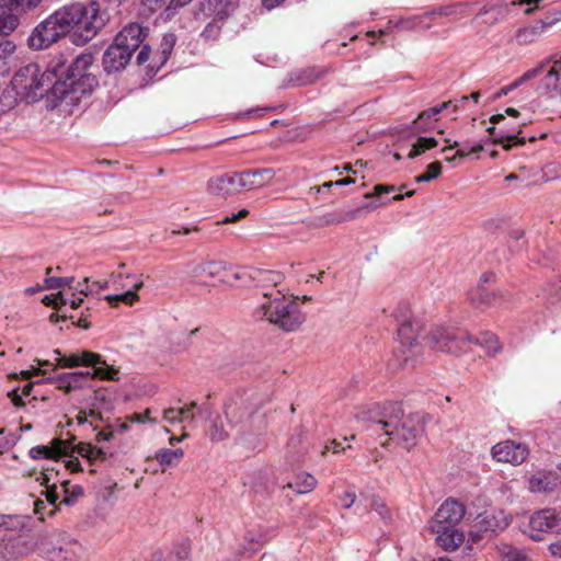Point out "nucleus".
<instances>
[{
    "instance_id": "nucleus-1",
    "label": "nucleus",
    "mask_w": 561,
    "mask_h": 561,
    "mask_svg": "<svg viewBox=\"0 0 561 561\" xmlns=\"http://www.w3.org/2000/svg\"><path fill=\"white\" fill-rule=\"evenodd\" d=\"M355 417L367 423L366 430L376 435L381 446L390 442L411 449L424 432L423 419L417 413L405 415L400 402L371 403L358 408Z\"/></svg>"
},
{
    "instance_id": "nucleus-2",
    "label": "nucleus",
    "mask_w": 561,
    "mask_h": 561,
    "mask_svg": "<svg viewBox=\"0 0 561 561\" xmlns=\"http://www.w3.org/2000/svg\"><path fill=\"white\" fill-rule=\"evenodd\" d=\"M93 61L91 53L80 54L70 64L64 55L53 58L48 64V70L55 77L51 98L57 101L68 100L73 104L91 95L99 84L96 77L89 71Z\"/></svg>"
},
{
    "instance_id": "nucleus-3",
    "label": "nucleus",
    "mask_w": 561,
    "mask_h": 561,
    "mask_svg": "<svg viewBox=\"0 0 561 561\" xmlns=\"http://www.w3.org/2000/svg\"><path fill=\"white\" fill-rule=\"evenodd\" d=\"M62 13L70 34V41L83 46L93 39L110 22V13L95 0L64 5Z\"/></svg>"
},
{
    "instance_id": "nucleus-4",
    "label": "nucleus",
    "mask_w": 561,
    "mask_h": 561,
    "mask_svg": "<svg viewBox=\"0 0 561 561\" xmlns=\"http://www.w3.org/2000/svg\"><path fill=\"white\" fill-rule=\"evenodd\" d=\"M428 345L436 351L458 355L468 344L484 347L489 355H495L502 348L497 337L491 332L473 337L467 331L453 325H433L426 336Z\"/></svg>"
},
{
    "instance_id": "nucleus-5",
    "label": "nucleus",
    "mask_w": 561,
    "mask_h": 561,
    "mask_svg": "<svg viewBox=\"0 0 561 561\" xmlns=\"http://www.w3.org/2000/svg\"><path fill=\"white\" fill-rule=\"evenodd\" d=\"M149 28L138 23H129L115 37L103 54L102 66L106 73L119 72L129 64L133 54L146 37Z\"/></svg>"
},
{
    "instance_id": "nucleus-6",
    "label": "nucleus",
    "mask_w": 561,
    "mask_h": 561,
    "mask_svg": "<svg viewBox=\"0 0 561 561\" xmlns=\"http://www.w3.org/2000/svg\"><path fill=\"white\" fill-rule=\"evenodd\" d=\"M54 81L48 66L43 70L38 64L31 62L16 71L11 84L18 96L26 103H35L46 94L51 96Z\"/></svg>"
},
{
    "instance_id": "nucleus-7",
    "label": "nucleus",
    "mask_w": 561,
    "mask_h": 561,
    "mask_svg": "<svg viewBox=\"0 0 561 561\" xmlns=\"http://www.w3.org/2000/svg\"><path fill=\"white\" fill-rule=\"evenodd\" d=\"M264 297L267 301L261 305L262 318L286 332L296 331L304 323L305 316L296 301L286 298L279 290L265 293Z\"/></svg>"
},
{
    "instance_id": "nucleus-8",
    "label": "nucleus",
    "mask_w": 561,
    "mask_h": 561,
    "mask_svg": "<svg viewBox=\"0 0 561 561\" xmlns=\"http://www.w3.org/2000/svg\"><path fill=\"white\" fill-rule=\"evenodd\" d=\"M67 34L69 31L60 8L34 28L27 43L33 49H45Z\"/></svg>"
},
{
    "instance_id": "nucleus-9",
    "label": "nucleus",
    "mask_w": 561,
    "mask_h": 561,
    "mask_svg": "<svg viewBox=\"0 0 561 561\" xmlns=\"http://www.w3.org/2000/svg\"><path fill=\"white\" fill-rule=\"evenodd\" d=\"M263 404L262 398L252 391H243L230 397L225 403V415L231 426L244 423Z\"/></svg>"
},
{
    "instance_id": "nucleus-10",
    "label": "nucleus",
    "mask_w": 561,
    "mask_h": 561,
    "mask_svg": "<svg viewBox=\"0 0 561 561\" xmlns=\"http://www.w3.org/2000/svg\"><path fill=\"white\" fill-rule=\"evenodd\" d=\"M55 366L73 368L78 366H92L95 368L96 378L113 380L117 371L110 367L100 354L91 351H82L77 354L62 355L59 350L54 351Z\"/></svg>"
},
{
    "instance_id": "nucleus-11",
    "label": "nucleus",
    "mask_w": 561,
    "mask_h": 561,
    "mask_svg": "<svg viewBox=\"0 0 561 561\" xmlns=\"http://www.w3.org/2000/svg\"><path fill=\"white\" fill-rule=\"evenodd\" d=\"M176 36L173 33H165L159 44L158 49L151 54L149 45H144L137 55L136 61L138 65H142L150 60L148 64L147 75L152 77L167 64L170 59L174 46L176 44Z\"/></svg>"
},
{
    "instance_id": "nucleus-12",
    "label": "nucleus",
    "mask_w": 561,
    "mask_h": 561,
    "mask_svg": "<svg viewBox=\"0 0 561 561\" xmlns=\"http://www.w3.org/2000/svg\"><path fill=\"white\" fill-rule=\"evenodd\" d=\"M561 531V513L554 508H543L535 512L528 523V536L535 541H541L546 535Z\"/></svg>"
},
{
    "instance_id": "nucleus-13",
    "label": "nucleus",
    "mask_w": 561,
    "mask_h": 561,
    "mask_svg": "<svg viewBox=\"0 0 561 561\" xmlns=\"http://www.w3.org/2000/svg\"><path fill=\"white\" fill-rule=\"evenodd\" d=\"M504 121L505 116L503 114H495L490 118L493 126H490L486 130L492 136L493 142L501 145L505 150H508L513 145H524L526 138L518 137L524 124L499 126Z\"/></svg>"
},
{
    "instance_id": "nucleus-14",
    "label": "nucleus",
    "mask_w": 561,
    "mask_h": 561,
    "mask_svg": "<svg viewBox=\"0 0 561 561\" xmlns=\"http://www.w3.org/2000/svg\"><path fill=\"white\" fill-rule=\"evenodd\" d=\"M491 455L499 462L518 466L527 459L529 449L526 444L506 439L495 444L491 449Z\"/></svg>"
},
{
    "instance_id": "nucleus-15",
    "label": "nucleus",
    "mask_w": 561,
    "mask_h": 561,
    "mask_svg": "<svg viewBox=\"0 0 561 561\" xmlns=\"http://www.w3.org/2000/svg\"><path fill=\"white\" fill-rule=\"evenodd\" d=\"M38 550L50 561H78L82 553V547L76 540L56 547L43 539L38 545Z\"/></svg>"
},
{
    "instance_id": "nucleus-16",
    "label": "nucleus",
    "mask_w": 561,
    "mask_h": 561,
    "mask_svg": "<svg viewBox=\"0 0 561 561\" xmlns=\"http://www.w3.org/2000/svg\"><path fill=\"white\" fill-rule=\"evenodd\" d=\"M243 190L238 172L226 173L209 179L207 191L209 194L219 197H226L239 193Z\"/></svg>"
},
{
    "instance_id": "nucleus-17",
    "label": "nucleus",
    "mask_w": 561,
    "mask_h": 561,
    "mask_svg": "<svg viewBox=\"0 0 561 561\" xmlns=\"http://www.w3.org/2000/svg\"><path fill=\"white\" fill-rule=\"evenodd\" d=\"M381 203L370 202L355 209H351L346 213H327L320 217L314 218L311 226L320 228L331 225H337L350 220H355L359 217L362 211H370L378 208Z\"/></svg>"
},
{
    "instance_id": "nucleus-18",
    "label": "nucleus",
    "mask_w": 561,
    "mask_h": 561,
    "mask_svg": "<svg viewBox=\"0 0 561 561\" xmlns=\"http://www.w3.org/2000/svg\"><path fill=\"white\" fill-rule=\"evenodd\" d=\"M466 513L465 506L454 499H447L437 510L431 524L457 526Z\"/></svg>"
},
{
    "instance_id": "nucleus-19",
    "label": "nucleus",
    "mask_w": 561,
    "mask_h": 561,
    "mask_svg": "<svg viewBox=\"0 0 561 561\" xmlns=\"http://www.w3.org/2000/svg\"><path fill=\"white\" fill-rule=\"evenodd\" d=\"M430 529L436 535L437 545L445 551L456 550L465 540L462 531L456 526L430 525Z\"/></svg>"
},
{
    "instance_id": "nucleus-20",
    "label": "nucleus",
    "mask_w": 561,
    "mask_h": 561,
    "mask_svg": "<svg viewBox=\"0 0 561 561\" xmlns=\"http://www.w3.org/2000/svg\"><path fill=\"white\" fill-rule=\"evenodd\" d=\"M528 483L530 492L549 494L557 490L560 479L553 471L539 470L529 478Z\"/></svg>"
},
{
    "instance_id": "nucleus-21",
    "label": "nucleus",
    "mask_w": 561,
    "mask_h": 561,
    "mask_svg": "<svg viewBox=\"0 0 561 561\" xmlns=\"http://www.w3.org/2000/svg\"><path fill=\"white\" fill-rule=\"evenodd\" d=\"M243 190H255L268 184L275 176L272 168L251 169L238 172Z\"/></svg>"
},
{
    "instance_id": "nucleus-22",
    "label": "nucleus",
    "mask_w": 561,
    "mask_h": 561,
    "mask_svg": "<svg viewBox=\"0 0 561 561\" xmlns=\"http://www.w3.org/2000/svg\"><path fill=\"white\" fill-rule=\"evenodd\" d=\"M28 546L21 536L10 537L0 541V558L7 561L18 560L28 552Z\"/></svg>"
},
{
    "instance_id": "nucleus-23",
    "label": "nucleus",
    "mask_w": 561,
    "mask_h": 561,
    "mask_svg": "<svg viewBox=\"0 0 561 561\" xmlns=\"http://www.w3.org/2000/svg\"><path fill=\"white\" fill-rule=\"evenodd\" d=\"M450 104V101L443 102L436 106L422 111L413 121L415 130L420 133L431 130L433 123L437 121V115L440 114L444 110L448 108Z\"/></svg>"
},
{
    "instance_id": "nucleus-24",
    "label": "nucleus",
    "mask_w": 561,
    "mask_h": 561,
    "mask_svg": "<svg viewBox=\"0 0 561 561\" xmlns=\"http://www.w3.org/2000/svg\"><path fill=\"white\" fill-rule=\"evenodd\" d=\"M69 449V446L60 440V439H54L53 446H44L38 445L30 449V457L32 459H41V458H56L61 457L67 454Z\"/></svg>"
},
{
    "instance_id": "nucleus-25",
    "label": "nucleus",
    "mask_w": 561,
    "mask_h": 561,
    "mask_svg": "<svg viewBox=\"0 0 561 561\" xmlns=\"http://www.w3.org/2000/svg\"><path fill=\"white\" fill-rule=\"evenodd\" d=\"M398 339L403 347L413 348L416 345V340L421 329L419 321L404 322L398 324Z\"/></svg>"
},
{
    "instance_id": "nucleus-26",
    "label": "nucleus",
    "mask_w": 561,
    "mask_h": 561,
    "mask_svg": "<svg viewBox=\"0 0 561 561\" xmlns=\"http://www.w3.org/2000/svg\"><path fill=\"white\" fill-rule=\"evenodd\" d=\"M226 271V264L222 261H204L195 264L192 267L191 274L193 277H217L221 272Z\"/></svg>"
},
{
    "instance_id": "nucleus-27",
    "label": "nucleus",
    "mask_w": 561,
    "mask_h": 561,
    "mask_svg": "<svg viewBox=\"0 0 561 561\" xmlns=\"http://www.w3.org/2000/svg\"><path fill=\"white\" fill-rule=\"evenodd\" d=\"M253 270L254 268L251 267H238L230 270L226 273L224 282L230 285L251 286L254 280Z\"/></svg>"
},
{
    "instance_id": "nucleus-28",
    "label": "nucleus",
    "mask_w": 561,
    "mask_h": 561,
    "mask_svg": "<svg viewBox=\"0 0 561 561\" xmlns=\"http://www.w3.org/2000/svg\"><path fill=\"white\" fill-rule=\"evenodd\" d=\"M58 474L57 471H55L54 468L49 469L46 468L41 472V476L36 479L42 485L46 486V490L43 492L48 503L55 505L57 500L59 499V495L57 493V483L53 482L50 484V481L53 480V474Z\"/></svg>"
},
{
    "instance_id": "nucleus-29",
    "label": "nucleus",
    "mask_w": 561,
    "mask_h": 561,
    "mask_svg": "<svg viewBox=\"0 0 561 561\" xmlns=\"http://www.w3.org/2000/svg\"><path fill=\"white\" fill-rule=\"evenodd\" d=\"M254 280L253 286L265 287V286H277L284 279V275L277 271L253 270Z\"/></svg>"
},
{
    "instance_id": "nucleus-30",
    "label": "nucleus",
    "mask_w": 561,
    "mask_h": 561,
    "mask_svg": "<svg viewBox=\"0 0 561 561\" xmlns=\"http://www.w3.org/2000/svg\"><path fill=\"white\" fill-rule=\"evenodd\" d=\"M459 7L460 5L440 7V8L436 9V10L427 12V13H425L423 15H417V16H414L412 19H408L405 21H402L401 22V26H402V28H415L423 21V19H425L427 16H433V15H439V16L453 15V14L458 12L457 9Z\"/></svg>"
},
{
    "instance_id": "nucleus-31",
    "label": "nucleus",
    "mask_w": 561,
    "mask_h": 561,
    "mask_svg": "<svg viewBox=\"0 0 561 561\" xmlns=\"http://www.w3.org/2000/svg\"><path fill=\"white\" fill-rule=\"evenodd\" d=\"M184 456V450L182 448L176 449H160L156 454V459L160 463L162 471H165L168 468L176 467Z\"/></svg>"
},
{
    "instance_id": "nucleus-32",
    "label": "nucleus",
    "mask_w": 561,
    "mask_h": 561,
    "mask_svg": "<svg viewBox=\"0 0 561 561\" xmlns=\"http://www.w3.org/2000/svg\"><path fill=\"white\" fill-rule=\"evenodd\" d=\"M42 1L43 0H0V10L24 14L36 9Z\"/></svg>"
},
{
    "instance_id": "nucleus-33",
    "label": "nucleus",
    "mask_w": 561,
    "mask_h": 561,
    "mask_svg": "<svg viewBox=\"0 0 561 561\" xmlns=\"http://www.w3.org/2000/svg\"><path fill=\"white\" fill-rule=\"evenodd\" d=\"M141 280H134L130 288L118 295H107L105 299L111 304L124 302L126 305H133L139 299L137 291L142 287Z\"/></svg>"
},
{
    "instance_id": "nucleus-34",
    "label": "nucleus",
    "mask_w": 561,
    "mask_h": 561,
    "mask_svg": "<svg viewBox=\"0 0 561 561\" xmlns=\"http://www.w3.org/2000/svg\"><path fill=\"white\" fill-rule=\"evenodd\" d=\"M497 554L501 561H531L524 550L508 543H501L497 547Z\"/></svg>"
},
{
    "instance_id": "nucleus-35",
    "label": "nucleus",
    "mask_w": 561,
    "mask_h": 561,
    "mask_svg": "<svg viewBox=\"0 0 561 561\" xmlns=\"http://www.w3.org/2000/svg\"><path fill=\"white\" fill-rule=\"evenodd\" d=\"M545 32L539 26V23L523 26L516 32V41L519 45H529L535 43Z\"/></svg>"
},
{
    "instance_id": "nucleus-36",
    "label": "nucleus",
    "mask_w": 561,
    "mask_h": 561,
    "mask_svg": "<svg viewBox=\"0 0 561 561\" xmlns=\"http://www.w3.org/2000/svg\"><path fill=\"white\" fill-rule=\"evenodd\" d=\"M497 298V294L489 290L483 284H479L477 288L470 293V300L474 305H495Z\"/></svg>"
},
{
    "instance_id": "nucleus-37",
    "label": "nucleus",
    "mask_w": 561,
    "mask_h": 561,
    "mask_svg": "<svg viewBox=\"0 0 561 561\" xmlns=\"http://www.w3.org/2000/svg\"><path fill=\"white\" fill-rule=\"evenodd\" d=\"M0 37H7L19 26L20 14L8 10H0Z\"/></svg>"
},
{
    "instance_id": "nucleus-38",
    "label": "nucleus",
    "mask_w": 561,
    "mask_h": 561,
    "mask_svg": "<svg viewBox=\"0 0 561 561\" xmlns=\"http://www.w3.org/2000/svg\"><path fill=\"white\" fill-rule=\"evenodd\" d=\"M75 450L81 456L87 458L91 463L96 460H105L107 454L102 448H98L90 443H79Z\"/></svg>"
},
{
    "instance_id": "nucleus-39",
    "label": "nucleus",
    "mask_w": 561,
    "mask_h": 561,
    "mask_svg": "<svg viewBox=\"0 0 561 561\" xmlns=\"http://www.w3.org/2000/svg\"><path fill=\"white\" fill-rule=\"evenodd\" d=\"M317 485V480L310 473L304 472L296 477L294 483H288L287 486L294 489L298 494H307L311 492Z\"/></svg>"
},
{
    "instance_id": "nucleus-40",
    "label": "nucleus",
    "mask_w": 561,
    "mask_h": 561,
    "mask_svg": "<svg viewBox=\"0 0 561 561\" xmlns=\"http://www.w3.org/2000/svg\"><path fill=\"white\" fill-rule=\"evenodd\" d=\"M226 15V12L224 10H220L217 12L216 18L209 22L203 32L201 33V37L206 41H216L221 33V21L224 20Z\"/></svg>"
},
{
    "instance_id": "nucleus-41",
    "label": "nucleus",
    "mask_w": 561,
    "mask_h": 561,
    "mask_svg": "<svg viewBox=\"0 0 561 561\" xmlns=\"http://www.w3.org/2000/svg\"><path fill=\"white\" fill-rule=\"evenodd\" d=\"M15 49L16 45L12 41L5 38L0 39V73L8 71V65L13 58Z\"/></svg>"
},
{
    "instance_id": "nucleus-42",
    "label": "nucleus",
    "mask_w": 561,
    "mask_h": 561,
    "mask_svg": "<svg viewBox=\"0 0 561 561\" xmlns=\"http://www.w3.org/2000/svg\"><path fill=\"white\" fill-rule=\"evenodd\" d=\"M207 435L211 442L218 443L228 438V432L225 431L222 421L218 415L211 420V424L207 430Z\"/></svg>"
},
{
    "instance_id": "nucleus-43",
    "label": "nucleus",
    "mask_w": 561,
    "mask_h": 561,
    "mask_svg": "<svg viewBox=\"0 0 561 561\" xmlns=\"http://www.w3.org/2000/svg\"><path fill=\"white\" fill-rule=\"evenodd\" d=\"M324 73H325V70L321 69V68L312 67V68L304 69L297 76L298 84L299 85L312 84L316 81H318L319 79H321L324 76Z\"/></svg>"
},
{
    "instance_id": "nucleus-44",
    "label": "nucleus",
    "mask_w": 561,
    "mask_h": 561,
    "mask_svg": "<svg viewBox=\"0 0 561 561\" xmlns=\"http://www.w3.org/2000/svg\"><path fill=\"white\" fill-rule=\"evenodd\" d=\"M69 375L72 377L70 378L72 390L85 387L94 377H96L95 368H93V371L80 370L69 373Z\"/></svg>"
},
{
    "instance_id": "nucleus-45",
    "label": "nucleus",
    "mask_w": 561,
    "mask_h": 561,
    "mask_svg": "<svg viewBox=\"0 0 561 561\" xmlns=\"http://www.w3.org/2000/svg\"><path fill=\"white\" fill-rule=\"evenodd\" d=\"M393 317L398 324L415 320L411 312V308L407 302L398 304V306L393 310Z\"/></svg>"
},
{
    "instance_id": "nucleus-46",
    "label": "nucleus",
    "mask_w": 561,
    "mask_h": 561,
    "mask_svg": "<svg viewBox=\"0 0 561 561\" xmlns=\"http://www.w3.org/2000/svg\"><path fill=\"white\" fill-rule=\"evenodd\" d=\"M173 561H190L191 543L188 540H182L174 546L172 551Z\"/></svg>"
},
{
    "instance_id": "nucleus-47",
    "label": "nucleus",
    "mask_w": 561,
    "mask_h": 561,
    "mask_svg": "<svg viewBox=\"0 0 561 561\" xmlns=\"http://www.w3.org/2000/svg\"><path fill=\"white\" fill-rule=\"evenodd\" d=\"M20 439V435L9 432L4 428L0 430V455L12 448Z\"/></svg>"
},
{
    "instance_id": "nucleus-48",
    "label": "nucleus",
    "mask_w": 561,
    "mask_h": 561,
    "mask_svg": "<svg viewBox=\"0 0 561 561\" xmlns=\"http://www.w3.org/2000/svg\"><path fill=\"white\" fill-rule=\"evenodd\" d=\"M170 0H141L140 12L144 15H151L169 4Z\"/></svg>"
},
{
    "instance_id": "nucleus-49",
    "label": "nucleus",
    "mask_w": 561,
    "mask_h": 561,
    "mask_svg": "<svg viewBox=\"0 0 561 561\" xmlns=\"http://www.w3.org/2000/svg\"><path fill=\"white\" fill-rule=\"evenodd\" d=\"M543 69V65H539L533 69L527 70L524 72L519 78H517L512 83L507 84V88L510 89V92L520 87L523 83H525L528 80H531L536 78Z\"/></svg>"
},
{
    "instance_id": "nucleus-50",
    "label": "nucleus",
    "mask_w": 561,
    "mask_h": 561,
    "mask_svg": "<svg viewBox=\"0 0 561 561\" xmlns=\"http://www.w3.org/2000/svg\"><path fill=\"white\" fill-rule=\"evenodd\" d=\"M442 173V163L439 161L432 162L427 165V171L415 178V182H428L437 179Z\"/></svg>"
},
{
    "instance_id": "nucleus-51",
    "label": "nucleus",
    "mask_w": 561,
    "mask_h": 561,
    "mask_svg": "<svg viewBox=\"0 0 561 561\" xmlns=\"http://www.w3.org/2000/svg\"><path fill=\"white\" fill-rule=\"evenodd\" d=\"M69 373L60 374L54 378L48 379L50 382H53L57 389L64 390L65 392L72 391L71 388V380H70Z\"/></svg>"
},
{
    "instance_id": "nucleus-52",
    "label": "nucleus",
    "mask_w": 561,
    "mask_h": 561,
    "mask_svg": "<svg viewBox=\"0 0 561 561\" xmlns=\"http://www.w3.org/2000/svg\"><path fill=\"white\" fill-rule=\"evenodd\" d=\"M370 508L376 512L382 519L391 517L390 511L380 497L374 496L370 502Z\"/></svg>"
},
{
    "instance_id": "nucleus-53",
    "label": "nucleus",
    "mask_w": 561,
    "mask_h": 561,
    "mask_svg": "<svg viewBox=\"0 0 561 561\" xmlns=\"http://www.w3.org/2000/svg\"><path fill=\"white\" fill-rule=\"evenodd\" d=\"M193 0H170L165 7L162 15L164 20H170L175 14V11L191 3Z\"/></svg>"
},
{
    "instance_id": "nucleus-54",
    "label": "nucleus",
    "mask_w": 561,
    "mask_h": 561,
    "mask_svg": "<svg viewBox=\"0 0 561 561\" xmlns=\"http://www.w3.org/2000/svg\"><path fill=\"white\" fill-rule=\"evenodd\" d=\"M188 412H190V408H180V409L170 408L164 411L163 419L167 422L174 424L176 422H182L181 415H183L184 413H188Z\"/></svg>"
},
{
    "instance_id": "nucleus-55",
    "label": "nucleus",
    "mask_w": 561,
    "mask_h": 561,
    "mask_svg": "<svg viewBox=\"0 0 561 561\" xmlns=\"http://www.w3.org/2000/svg\"><path fill=\"white\" fill-rule=\"evenodd\" d=\"M561 20V11H554L552 13L547 14L546 18L539 20V26L543 32H546L549 27H551L554 23Z\"/></svg>"
},
{
    "instance_id": "nucleus-56",
    "label": "nucleus",
    "mask_w": 561,
    "mask_h": 561,
    "mask_svg": "<svg viewBox=\"0 0 561 561\" xmlns=\"http://www.w3.org/2000/svg\"><path fill=\"white\" fill-rule=\"evenodd\" d=\"M73 291L83 296L94 294V288L91 287V279L89 277H84L82 280L76 282Z\"/></svg>"
},
{
    "instance_id": "nucleus-57",
    "label": "nucleus",
    "mask_w": 561,
    "mask_h": 561,
    "mask_svg": "<svg viewBox=\"0 0 561 561\" xmlns=\"http://www.w3.org/2000/svg\"><path fill=\"white\" fill-rule=\"evenodd\" d=\"M415 145L417 146L420 153L422 154L426 150L435 148L437 146V140L433 137H419L417 140L415 141Z\"/></svg>"
},
{
    "instance_id": "nucleus-58",
    "label": "nucleus",
    "mask_w": 561,
    "mask_h": 561,
    "mask_svg": "<svg viewBox=\"0 0 561 561\" xmlns=\"http://www.w3.org/2000/svg\"><path fill=\"white\" fill-rule=\"evenodd\" d=\"M396 187L393 185L378 184L375 186L373 193L365 194V198L379 197L382 194L393 192Z\"/></svg>"
},
{
    "instance_id": "nucleus-59",
    "label": "nucleus",
    "mask_w": 561,
    "mask_h": 561,
    "mask_svg": "<svg viewBox=\"0 0 561 561\" xmlns=\"http://www.w3.org/2000/svg\"><path fill=\"white\" fill-rule=\"evenodd\" d=\"M77 294L75 291H72L70 295L68 294H65L62 291H58L55 296H54V299L55 300H59V306H66V305H70V300L72 298H75Z\"/></svg>"
},
{
    "instance_id": "nucleus-60",
    "label": "nucleus",
    "mask_w": 561,
    "mask_h": 561,
    "mask_svg": "<svg viewBox=\"0 0 561 561\" xmlns=\"http://www.w3.org/2000/svg\"><path fill=\"white\" fill-rule=\"evenodd\" d=\"M149 413V410H147L145 413H133L127 417V420L133 423H146L147 421H150Z\"/></svg>"
},
{
    "instance_id": "nucleus-61",
    "label": "nucleus",
    "mask_w": 561,
    "mask_h": 561,
    "mask_svg": "<svg viewBox=\"0 0 561 561\" xmlns=\"http://www.w3.org/2000/svg\"><path fill=\"white\" fill-rule=\"evenodd\" d=\"M45 287L47 289L62 288L61 287V277H55V276L46 277L45 278Z\"/></svg>"
},
{
    "instance_id": "nucleus-62",
    "label": "nucleus",
    "mask_w": 561,
    "mask_h": 561,
    "mask_svg": "<svg viewBox=\"0 0 561 561\" xmlns=\"http://www.w3.org/2000/svg\"><path fill=\"white\" fill-rule=\"evenodd\" d=\"M114 436V431L112 430L111 425H107L105 428H103L101 432L98 433L96 439L99 442L101 440H110Z\"/></svg>"
},
{
    "instance_id": "nucleus-63",
    "label": "nucleus",
    "mask_w": 561,
    "mask_h": 561,
    "mask_svg": "<svg viewBox=\"0 0 561 561\" xmlns=\"http://www.w3.org/2000/svg\"><path fill=\"white\" fill-rule=\"evenodd\" d=\"M112 426V430L114 431V434L115 433H125L129 430V425L127 422H123L121 420H116L115 423L113 424H110Z\"/></svg>"
},
{
    "instance_id": "nucleus-64",
    "label": "nucleus",
    "mask_w": 561,
    "mask_h": 561,
    "mask_svg": "<svg viewBox=\"0 0 561 561\" xmlns=\"http://www.w3.org/2000/svg\"><path fill=\"white\" fill-rule=\"evenodd\" d=\"M9 398L11 399L12 403L15 405V407H23L24 405V402L22 400V394L19 393V390L18 389H13L12 391H10L8 393Z\"/></svg>"
}]
</instances>
